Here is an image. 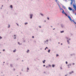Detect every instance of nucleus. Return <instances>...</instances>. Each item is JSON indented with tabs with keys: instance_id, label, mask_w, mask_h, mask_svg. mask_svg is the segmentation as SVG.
Instances as JSON below:
<instances>
[{
	"instance_id": "4468645a",
	"label": "nucleus",
	"mask_w": 76,
	"mask_h": 76,
	"mask_svg": "<svg viewBox=\"0 0 76 76\" xmlns=\"http://www.w3.org/2000/svg\"><path fill=\"white\" fill-rule=\"evenodd\" d=\"M45 61H46V60H44L42 61V62L44 64L45 63Z\"/></svg>"
},
{
	"instance_id": "b1692460",
	"label": "nucleus",
	"mask_w": 76,
	"mask_h": 76,
	"mask_svg": "<svg viewBox=\"0 0 76 76\" xmlns=\"http://www.w3.org/2000/svg\"><path fill=\"white\" fill-rule=\"evenodd\" d=\"M10 24H9L8 26V28H10Z\"/></svg>"
},
{
	"instance_id": "ddd939ff",
	"label": "nucleus",
	"mask_w": 76,
	"mask_h": 76,
	"mask_svg": "<svg viewBox=\"0 0 76 76\" xmlns=\"http://www.w3.org/2000/svg\"><path fill=\"white\" fill-rule=\"evenodd\" d=\"M62 7L64 9H66V7L64 6V5H62Z\"/></svg>"
},
{
	"instance_id": "f8f14e48",
	"label": "nucleus",
	"mask_w": 76,
	"mask_h": 76,
	"mask_svg": "<svg viewBox=\"0 0 76 76\" xmlns=\"http://www.w3.org/2000/svg\"><path fill=\"white\" fill-rule=\"evenodd\" d=\"M27 70L26 71V72H29V71H28V70H29V67H27Z\"/></svg>"
},
{
	"instance_id": "9d476101",
	"label": "nucleus",
	"mask_w": 76,
	"mask_h": 76,
	"mask_svg": "<svg viewBox=\"0 0 76 76\" xmlns=\"http://www.w3.org/2000/svg\"><path fill=\"white\" fill-rule=\"evenodd\" d=\"M70 20V21H71V22H74V23L75 22V21H74V20H72V19L71 17V20H70V19H69Z\"/></svg>"
},
{
	"instance_id": "3c124183",
	"label": "nucleus",
	"mask_w": 76,
	"mask_h": 76,
	"mask_svg": "<svg viewBox=\"0 0 76 76\" xmlns=\"http://www.w3.org/2000/svg\"><path fill=\"white\" fill-rule=\"evenodd\" d=\"M4 76V75H1V76Z\"/></svg>"
},
{
	"instance_id": "69168bd1",
	"label": "nucleus",
	"mask_w": 76,
	"mask_h": 76,
	"mask_svg": "<svg viewBox=\"0 0 76 76\" xmlns=\"http://www.w3.org/2000/svg\"><path fill=\"white\" fill-rule=\"evenodd\" d=\"M53 30H54V29H55V28L53 29Z\"/></svg>"
},
{
	"instance_id": "c756f323",
	"label": "nucleus",
	"mask_w": 76,
	"mask_h": 76,
	"mask_svg": "<svg viewBox=\"0 0 76 76\" xmlns=\"http://www.w3.org/2000/svg\"><path fill=\"white\" fill-rule=\"evenodd\" d=\"M72 3H73V2H71L70 4L71 5H72Z\"/></svg>"
},
{
	"instance_id": "4d7b16f0",
	"label": "nucleus",
	"mask_w": 76,
	"mask_h": 76,
	"mask_svg": "<svg viewBox=\"0 0 76 76\" xmlns=\"http://www.w3.org/2000/svg\"><path fill=\"white\" fill-rule=\"evenodd\" d=\"M46 48H45V50H46Z\"/></svg>"
},
{
	"instance_id": "a19ab883",
	"label": "nucleus",
	"mask_w": 76,
	"mask_h": 76,
	"mask_svg": "<svg viewBox=\"0 0 76 76\" xmlns=\"http://www.w3.org/2000/svg\"><path fill=\"white\" fill-rule=\"evenodd\" d=\"M5 51V49H3V51Z\"/></svg>"
},
{
	"instance_id": "39448f33",
	"label": "nucleus",
	"mask_w": 76,
	"mask_h": 76,
	"mask_svg": "<svg viewBox=\"0 0 76 76\" xmlns=\"http://www.w3.org/2000/svg\"><path fill=\"white\" fill-rule=\"evenodd\" d=\"M30 16V19H32V17H33V15L32 14H30L29 15Z\"/></svg>"
},
{
	"instance_id": "8fccbe9b",
	"label": "nucleus",
	"mask_w": 76,
	"mask_h": 76,
	"mask_svg": "<svg viewBox=\"0 0 76 76\" xmlns=\"http://www.w3.org/2000/svg\"><path fill=\"white\" fill-rule=\"evenodd\" d=\"M67 74L65 75V76H67Z\"/></svg>"
},
{
	"instance_id": "20e7f679",
	"label": "nucleus",
	"mask_w": 76,
	"mask_h": 76,
	"mask_svg": "<svg viewBox=\"0 0 76 76\" xmlns=\"http://www.w3.org/2000/svg\"><path fill=\"white\" fill-rule=\"evenodd\" d=\"M61 27L62 28H64V27H65L64 26V25L62 24H61Z\"/></svg>"
},
{
	"instance_id": "72a5a7b5",
	"label": "nucleus",
	"mask_w": 76,
	"mask_h": 76,
	"mask_svg": "<svg viewBox=\"0 0 76 76\" xmlns=\"http://www.w3.org/2000/svg\"><path fill=\"white\" fill-rule=\"evenodd\" d=\"M48 66H49V67H51V65H50V64H49V65H48Z\"/></svg>"
},
{
	"instance_id": "a878e982",
	"label": "nucleus",
	"mask_w": 76,
	"mask_h": 76,
	"mask_svg": "<svg viewBox=\"0 0 76 76\" xmlns=\"http://www.w3.org/2000/svg\"><path fill=\"white\" fill-rule=\"evenodd\" d=\"M28 25V23H25V25Z\"/></svg>"
},
{
	"instance_id": "338daca9",
	"label": "nucleus",
	"mask_w": 76,
	"mask_h": 76,
	"mask_svg": "<svg viewBox=\"0 0 76 76\" xmlns=\"http://www.w3.org/2000/svg\"><path fill=\"white\" fill-rule=\"evenodd\" d=\"M68 48H70V47H69V46H68Z\"/></svg>"
},
{
	"instance_id": "13d9d810",
	"label": "nucleus",
	"mask_w": 76,
	"mask_h": 76,
	"mask_svg": "<svg viewBox=\"0 0 76 76\" xmlns=\"http://www.w3.org/2000/svg\"><path fill=\"white\" fill-rule=\"evenodd\" d=\"M44 73H45V72H44Z\"/></svg>"
},
{
	"instance_id": "4be33fe9",
	"label": "nucleus",
	"mask_w": 76,
	"mask_h": 76,
	"mask_svg": "<svg viewBox=\"0 0 76 76\" xmlns=\"http://www.w3.org/2000/svg\"><path fill=\"white\" fill-rule=\"evenodd\" d=\"M10 66L11 67H13V65L12 64H10Z\"/></svg>"
},
{
	"instance_id": "ea45409f",
	"label": "nucleus",
	"mask_w": 76,
	"mask_h": 76,
	"mask_svg": "<svg viewBox=\"0 0 76 76\" xmlns=\"http://www.w3.org/2000/svg\"><path fill=\"white\" fill-rule=\"evenodd\" d=\"M32 38H34V36H33L32 37Z\"/></svg>"
},
{
	"instance_id": "58836bf2",
	"label": "nucleus",
	"mask_w": 76,
	"mask_h": 76,
	"mask_svg": "<svg viewBox=\"0 0 76 76\" xmlns=\"http://www.w3.org/2000/svg\"><path fill=\"white\" fill-rule=\"evenodd\" d=\"M16 24L18 26H19V24H18L17 23H16Z\"/></svg>"
},
{
	"instance_id": "e2e57ef3",
	"label": "nucleus",
	"mask_w": 76,
	"mask_h": 76,
	"mask_svg": "<svg viewBox=\"0 0 76 76\" xmlns=\"http://www.w3.org/2000/svg\"><path fill=\"white\" fill-rule=\"evenodd\" d=\"M21 71H23V69H22V70H21Z\"/></svg>"
},
{
	"instance_id": "f3484780",
	"label": "nucleus",
	"mask_w": 76,
	"mask_h": 76,
	"mask_svg": "<svg viewBox=\"0 0 76 76\" xmlns=\"http://www.w3.org/2000/svg\"><path fill=\"white\" fill-rule=\"evenodd\" d=\"M50 51H51V50H50V49L48 50V53H50Z\"/></svg>"
},
{
	"instance_id": "49530a36",
	"label": "nucleus",
	"mask_w": 76,
	"mask_h": 76,
	"mask_svg": "<svg viewBox=\"0 0 76 76\" xmlns=\"http://www.w3.org/2000/svg\"><path fill=\"white\" fill-rule=\"evenodd\" d=\"M23 42H25V40H23Z\"/></svg>"
},
{
	"instance_id": "0eeeda50",
	"label": "nucleus",
	"mask_w": 76,
	"mask_h": 76,
	"mask_svg": "<svg viewBox=\"0 0 76 76\" xmlns=\"http://www.w3.org/2000/svg\"><path fill=\"white\" fill-rule=\"evenodd\" d=\"M58 5V6L59 7L60 9V10H64L62 8H61V7H60V5H59V4Z\"/></svg>"
},
{
	"instance_id": "dca6fc26",
	"label": "nucleus",
	"mask_w": 76,
	"mask_h": 76,
	"mask_svg": "<svg viewBox=\"0 0 76 76\" xmlns=\"http://www.w3.org/2000/svg\"><path fill=\"white\" fill-rule=\"evenodd\" d=\"M10 7L11 9H12V8H13V5H10Z\"/></svg>"
},
{
	"instance_id": "7ed1b4c3",
	"label": "nucleus",
	"mask_w": 76,
	"mask_h": 76,
	"mask_svg": "<svg viewBox=\"0 0 76 76\" xmlns=\"http://www.w3.org/2000/svg\"><path fill=\"white\" fill-rule=\"evenodd\" d=\"M48 40L47 39L45 41H44V43H45L47 44H48Z\"/></svg>"
},
{
	"instance_id": "09e8293b",
	"label": "nucleus",
	"mask_w": 76,
	"mask_h": 76,
	"mask_svg": "<svg viewBox=\"0 0 76 76\" xmlns=\"http://www.w3.org/2000/svg\"><path fill=\"white\" fill-rule=\"evenodd\" d=\"M46 49H48V47H46V48H45Z\"/></svg>"
},
{
	"instance_id": "603ef678",
	"label": "nucleus",
	"mask_w": 76,
	"mask_h": 76,
	"mask_svg": "<svg viewBox=\"0 0 76 76\" xmlns=\"http://www.w3.org/2000/svg\"><path fill=\"white\" fill-rule=\"evenodd\" d=\"M49 40H50V41H51V39H49Z\"/></svg>"
},
{
	"instance_id": "f257e3e1",
	"label": "nucleus",
	"mask_w": 76,
	"mask_h": 76,
	"mask_svg": "<svg viewBox=\"0 0 76 76\" xmlns=\"http://www.w3.org/2000/svg\"><path fill=\"white\" fill-rule=\"evenodd\" d=\"M62 13L63 14H64V15H66V16H67V17H68V18H69V19H70V20H71V17H70V15H67V14H66V12H65L64 10H62Z\"/></svg>"
},
{
	"instance_id": "393cba45",
	"label": "nucleus",
	"mask_w": 76,
	"mask_h": 76,
	"mask_svg": "<svg viewBox=\"0 0 76 76\" xmlns=\"http://www.w3.org/2000/svg\"><path fill=\"white\" fill-rule=\"evenodd\" d=\"M60 32L61 33H63V32H64V31L63 30L62 31H61Z\"/></svg>"
},
{
	"instance_id": "6e6552de",
	"label": "nucleus",
	"mask_w": 76,
	"mask_h": 76,
	"mask_svg": "<svg viewBox=\"0 0 76 76\" xmlns=\"http://www.w3.org/2000/svg\"><path fill=\"white\" fill-rule=\"evenodd\" d=\"M73 73H74V72L73 71H72L71 72H69V75H72V74Z\"/></svg>"
},
{
	"instance_id": "bb28decb",
	"label": "nucleus",
	"mask_w": 76,
	"mask_h": 76,
	"mask_svg": "<svg viewBox=\"0 0 76 76\" xmlns=\"http://www.w3.org/2000/svg\"><path fill=\"white\" fill-rule=\"evenodd\" d=\"M40 15H41V16H44V15H43V14L42 13H40Z\"/></svg>"
},
{
	"instance_id": "052dcab7",
	"label": "nucleus",
	"mask_w": 76,
	"mask_h": 76,
	"mask_svg": "<svg viewBox=\"0 0 76 76\" xmlns=\"http://www.w3.org/2000/svg\"><path fill=\"white\" fill-rule=\"evenodd\" d=\"M1 7H3V5H2V6H1Z\"/></svg>"
},
{
	"instance_id": "c03bdc74",
	"label": "nucleus",
	"mask_w": 76,
	"mask_h": 76,
	"mask_svg": "<svg viewBox=\"0 0 76 76\" xmlns=\"http://www.w3.org/2000/svg\"><path fill=\"white\" fill-rule=\"evenodd\" d=\"M64 1H67V0H63Z\"/></svg>"
},
{
	"instance_id": "37998d69",
	"label": "nucleus",
	"mask_w": 76,
	"mask_h": 76,
	"mask_svg": "<svg viewBox=\"0 0 76 76\" xmlns=\"http://www.w3.org/2000/svg\"><path fill=\"white\" fill-rule=\"evenodd\" d=\"M74 24H76V23L75 22V21L74 22Z\"/></svg>"
},
{
	"instance_id": "6e6d98bb",
	"label": "nucleus",
	"mask_w": 76,
	"mask_h": 76,
	"mask_svg": "<svg viewBox=\"0 0 76 76\" xmlns=\"http://www.w3.org/2000/svg\"><path fill=\"white\" fill-rule=\"evenodd\" d=\"M68 68H70V66H68Z\"/></svg>"
},
{
	"instance_id": "680f3d73",
	"label": "nucleus",
	"mask_w": 76,
	"mask_h": 76,
	"mask_svg": "<svg viewBox=\"0 0 76 76\" xmlns=\"http://www.w3.org/2000/svg\"><path fill=\"white\" fill-rule=\"evenodd\" d=\"M61 45H63V44L62 43H61Z\"/></svg>"
},
{
	"instance_id": "f03ea898",
	"label": "nucleus",
	"mask_w": 76,
	"mask_h": 76,
	"mask_svg": "<svg viewBox=\"0 0 76 76\" xmlns=\"http://www.w3.org/2000/svg\"><path fill=\"white\" fill-rule=\"evenodd\" d=\"M65 38L66 39H67V42L68 43V44H70V42H69V41H70L71 40V39L67 37H66Z\"/></svg>"
},
{
	"instance_id": "f704fd0d",
	"label": "nucleus",
	"mask_w": 76,
	"mask_h": 76,
	"mask_svg": "<svg viewBox=\"0 0 76 76\" xmlns=\"http://www.w3.org/2000/svg\"><path fill=\"white\" fill-rule=\"evenodd\" d=\"M39 28H41V27L40 26H39Z\"/></svg>"
},
{
	"instance_id": "2eb2a0df",
	"label": "nucleus",
	"mask_w": 76,
	"mask_h": 76,
	"mask_svg": "<svg viewBox=\"0 0 76 76\" xmlns=\"http://www.w3.org/2000/svg\"><path fill=\"white\" fill-rule=\"evenodd\" d=\"M14 36L15 37L14 38V39H16V35H14Z\"/></svg>"
},
{
	"instance_id": "bf43d9fd",
	"label": "nucleus",
	"mask_w": 76,
	"mask_h": 76,
	"mask_svg": "<svg viewBox=\"0 0 76 76\" xmlns=\"http://www.w3.org/2000/svg\"><path fill=\"white\" fill-rule=\"evenodd\" d=\"M61 69H62V68H61Z\"/></svg>"
},
{
	"instance_id": "e433bc0d",
	"label": "nucleus",
	"mask_w": 76,
	"mask_h": 76,
	"mask_svg": "<svg viewBox=\"0 0 76 76\" xmlns=\"http://www.w3.org/2000/svg\"><path fill=\"white\" fill-rule=\"evenodd\" d=\"M75 64L74 63H72V65H75Z\"/></svg>"
},
{
	"instance_id": "6ab92c4d",
	"label": "nucleus",
	"mask_w": 76,
	"mask_h": 76,
	"mask_svg": "<svg viewBox=\"0 0 76 76\" xmlns=\"http://www.w3.org/2000/svg\"><path fill=\"white\" fill-rule=\"evenodd\" d=\"M72 12H73V13L75 12V10H74V9H73V10L72 9Z\"/></svg>"
},
{
	"instance_id": "a211bd4d",
	"label": "nucleus",
	"mask_w": 76,
	"mask_h": 76,
	"mask_svg": "<svg viewBox=\"0 0 76 76\" xmlns=\"http://www.w3.org/2000/svg\"><path fill=\"white\" fill-rule=\"evenodd\" d=\"M52 67H55V65L54 64H52Z\"/></svg>"
},
{
	"instance_id": "1a4fd4ad",
	"label": "nucleus",
	"mask_w": 76,
	"mask_h": 76,
	"mask_svg": "<svg viewBox=\"0 0 76 76\" xmlns=\"http://www.w3.org/2000/svg\"><path fill=\"white\" fill-rule=\"evenodd\" d=\"M75 53H73V54H70V56H71V57L73 56H75Z\"/></svg>"
},
{
	"instance_id": "c85d7f7f",
	"label": "nucleus",
	"mask_w": 76,
	"mask_h": 76,
	"mask_svg": "<svg viewBox=\"0 0 76 76\" xmlns=\"http://www.w3.org/2000/svg\"><path fill=\"white\" fill-rule=\"evenodd\" d=\"M65 63H66V64H67L68 63V62H67V61H66Z\"/></svg>"
},
{
	"instance_id": "5701e85b",
	"label": "nucleus",
	"mask_w": 76,
	"mask_h": 76,
	"mask_svg": "<svg viewBox=\"0 0 76 76\" xmlns=\"http://www.w3.org/2000/svg\"><path fill=\"white\" fill-rule=\"evenodd\" d=\"M29 52V50H28L27 51H26V53H28Z\"/></svg>"
},
{
	"instance_id": "c9c22d12",
	"label": "nucleus",
	"mask_w": 76,
	"mask_h": 76,
	"mask_svg": "<svg viewBox=\"0 0 76 76\" xmlns=\"http://www.w3.org/2000/svg\"><path fill=\"white\" fill-rule=\"evenodd\" d=\"M47 19H48V20H49V19H50V18H48V17L47 18Z\"/></svg>"
},
{
	"instance_id": "a18cd8bd",
	"label": "nucleus",
	"mask_w": 76,
	"mask_h": 76,
	"mask_svg": "<svg viewBox=\"0 0 76 76\" xmlns=\"http://www.w3.org/2000/svg\"><path fill=\"white\" fill-rule=\"evenodd\" d=\"M73 1L75 3V0H73Z\"/></svg>"
},
{
	"instance_id": "de8ad7c7",
	"label": "nucleus",
	"mask_w": 76,
	"mask_h": 76,
	"mask_svg": "<svg viewBox=\"0 0 76 76\" xmlns=\"http://www.w3.org/2000/svg\"><path fill=\"white\" fill-rule=\"evenodd\" d=\"M45 65H43V67H45Z\"/></svg>"
},
{
	"instance_id": "2f4dec72",
	"label": "nucleus",
	"mask_w": 76,
	"mask_h": 76,
	"mask_svg": "<svg viewBox=\"0 0 76 76\" xmlns=\"http://www.w3.org/2000/svg\"><path fill=\"white\" fill-rule=\"evenodd\" d=\"M71 2H73V0H71Z\"/></svg>"
},
{
	"instance_id": "79ce46f5",
	"label": "nucleus",
	"mask_w": 76,
	"mask_h": 76,
	"mask_svg": "<svg viewBox=\"0 0 76 76\" xmlns=\"http://www.w3.org/2000/svg\"><path fill=\"white\" fill-rule=\"evenodd\" d=\"M13 70L14 71H15V69L14 68V69H13Z\"/></svg>"
},
{
	"instance_id": "412c9836",
	"label": "nucleus",
	"mask_w": 76,
	"mask_h": 76,
	"mask_svg": "<svg viewBox=\"0 0 76 76\" xmlns=\"http://www.w3.org/2000/svg\"><path fill=\"white\" fill-rule=\"evenodd\" d=\"M68 66H71V64H69L67 65Z\"/></svg>"
},
{
	"instance_id": "cd10ccee",
	"label": "nucleus",
	"mask_w": 76,
	"mask_h": 76,
	"mask_svg": "<svg viewBox=\"0 0 76 76\" xmlns=\"http://www.w3.org/2000/svg\"><path fill=\"white\" fill-rule=\"evenodd\" d=\"M16 50H14L13 51V52L14 53H15V52H16Z\"/></svg>"
},
{
	"instance_id": "473e14b6",
	"label": "nucleus",
	"mask_w": 76,
	"mask_h": 76,
	"mask_svg": "<svg viewBox=\"0 0 76 76\" xmlns=\"http://www.w3.org/2000/svg\"><path fill=\"white\" fill-rule=\"evenodd\" d=\"M58 54H56V57H58Z\"/></svg>"
},
{
	"instance_id": "7c9ffc66",
	"label": "nucleus",
	"mask_w": 76,
	"mask_h": 76,
	"mask_svg": "<svg viewBox=\"0 0 76 76\" xmlns=\"http://www.w3.org/2000/svg\"><path fill=\"white\" fill-rule=\"evenodd\" d=\"M2 39V37L0 36V39Z\"/></svg>"
},
{
	"instance_id": "774afa93",
	"label": "nucleus",
	"mask_w": 76,
	"mask_h": 76,
	"mask_svg": "<svg viewBox=\"0 0 76 76\" xmlns=\"http://www.w3.org/2000/svg\"><path fill=\"white\" fill-rule=\"evenodd\" d=\"M58 44H60V43L59 42H58Z\"/></svg>"
},
{
	"instance_id": "423d86ee",
	"label": "nucleus",
	"mask_w": 76,
	"mask_h": 76,
	"mask_svg": "<svg viewBox=\"0 0 76 76\" xmlns=\"http://www.w3.org/2000/svg\"><path fill=\"white\" fill-rule=\"evenodd\" d=\"M58 5L59 4V1L57 0H55Z\"/></svg>"
},
{
	"instance_id": "0e129e2a",
	"label": "nucleus",
	"mask_w": 76,
	"mask_h": 76,
	"mask_svg": "<svg viewBox=\"0 0 76 76\" xmlns=\"http://www.w3.org/2000/svg\"><path fill=\"white\" fill-rule=\"evenodd\" d=\"M3 63H5V62H3Z\"/></svg>"
},
{
	"instance_id": "9b49d317",
	"label": "nucleus",
	"mask_w": 76,
	"mask_h": 76,
	"mask_svg": "<svg viewBox=\"0 0 76 76\" xmlns=\"http://www.w3.org/2000/svg\"><path fill=\"white\" fill-rule=\"evenodd\" d=\"M68 9L69 10L71 11L72 10V8L70 7H68Z\"/></svg>"
},
{
	"instance_id": "5fc2aeb1",
	"label": "nucleus",
	"mask_w": 76,
	"mask_h": 76,
	"mask_svg": "<svg viewBox=\"0 0 76 76\" xmlns=\"http://www.w3.org/2000/svg\"><path fill=\"white\" fill-rule=\"evenodd\" d=\"M46 22V20H45V22Z\"/></svg>"
},
{
	"instance_id": "aec40b11",
	"label": "nucleus",
	"mask_w": 76,
	"mask_h": 76,
	"mask_svg": "<svg viewBox=\"0 0 76 76\" xmlns=\"http://www.w3.org/2000/svg\"><path fill=\"white\" fill-rule=\"evenodd\" d=\"M18 44L19 45H22V43H20L19 42H18Z\"/></svg>"
},
{
	"instance_id": "4c0bfd02",
	"label": "nucleus",
	"mask_w": 76,
	"mask_h": 76,
	"mask_svg": "<svg viewBox=\"0 0 76 76\" xmlns=\"http://www.w3.org/2000/svg\"><path fill=\"white\" fill-rule=\"evenodd\" d=\"M46 68H47V67H49V66H46Z\"/></svg>"
},
{
	"instance_id": "864d4df0",
	"label": "nucleus",
	"mask_w": 76,
	"mask_h": 76,
	"mask_svg": "<svg viewBox=\"0 0 76 76\" xmlns=\"http://www.w3.org/2000/svg\"><path fill=\"white\" fill-rule=\"evenodd\" d=\"M20 75H22V73L20 72Z\"/></svg>"
}]
</instances>
